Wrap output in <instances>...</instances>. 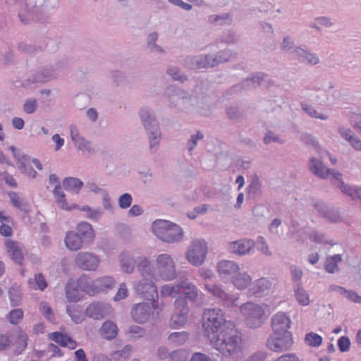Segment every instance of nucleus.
Wrapping results in <instances>:
<instances>
[{
    "instance_id": "nucleus-31",
    "label": "nucleus",
    "mask_w": 361,
    "mask_h": 361,
    "mask_svg": "<svg viewBox=\"0 0 361 361\" xmlns=\"http://www.w3.org/2000/svg\"><path fill=\"white\" fill-rule=\"evenodd\" d=\"M83 240L75 231H70L66 234L64 243L66 247L71 251H77L82 247Z\"/></svg>"
},
{
    "instance_id": "nucleus-63",
    "label": "nucleus",
    "mask_w": 361,
    "mask_h": 361,
    "mask_svg": "<svg viewBox=\"0 0 361 361\" xmlns=\"http://www.w3.org/2000/svg\"><path fill=\"white\" fill-rule=\"evenodd\" d=\"M133 202V198L130 194L124 193L121 195L118 200V204L121 209H127L128 208Z\"/></svg>"
},
{
    "instance_id": "nucleus-53",
    "label": "nucleus",
    "mask_w": 361,
    "mask_h": 361,
    "mask_svg": "<svg viewBox=\"0 0 361 361\" xmlns=\"http://www.w3.org/2000/svg\"><path fill=\"white\" fill-rule=\"evenodd\" d=\"M298 47L295 46L294 40L291 37L286 36L283 37L281 45V48L283 51L288 53L293 57V51Z\"/></svg>"
},
{
    "instance_id": "nucleus-26",
    "label": "nucleus",
    "mask_w": 361,
    "mask_h": 361,
    "mask_svg": "<svg viewBox=\"0 0 361 361\" xmlns=\"http://www.w3.org/2000/svg\"><path fill=\"white\" fill-rule=\"evenodd\" d=\"M293 58L301 63L311 66L317 65L319 62V58L316 54L302 47L293 51Z\"/></svg>"
},
{
    "instance_id": "nucleus-45",
    "label": "nucleus",
    "mask_w": 361,
    "mask_h": 361,
    "mask_svg": "<svg viewBox=\"0 0 361 361\" xmlns=\"http://www.w3.org/2000/svg\"><path fill=\"white\" fill-rule=\"evenodd\" d=\"M83 185V183L77 178H66L63 180V186L66 190L78 194Z\"/></svg>"
},
{
    "instance_id": "nucleus-49",
    "label": "nucleus",
    "mask_w": 361,
    "mask_h": 361,
    "mask_svg": "<svg viewBox=\"0 0 361 361\" xmlns=\"http://www.w3.org/2000/svg\"><path fill=\"white\" fill-rule=\"evenodd\" d=\"M28 337L26 333H25L23 330L19 329L16 332V351L18 353H20L23 350H24L27 344Z\"/></svg>"
},
{
    "instance_id": "nucleus-11",
    "label": "nucleus",
    "mask_w": 361,
    "mask_h": 361,
    "mask_svg": "<svg viewBox=\"0 0 361 361\" xmlns=\"http://www.w3.org/2000/svg\"><path fill=\"white\" fill-rule=\"evenodd\" d=\"M45 0H25L18 8V15L20 20L24 24L39 20L44 12Z\"/></svg>"
},
{
    "instance_id": "nucleus-12",
    "label": "nucleus",
    "mask_w": 361,
    "mask_h": 361,
    "mask_svg": "<svg viewBox=\"0 0 361 361\" xmlns=\"http://www.w3.org/2000/svg\"><path fill=\"white\" fill-rule=\"evenodd\" d=\"M80 283L85 288L87 294L95 295L113 288L116 284V280L110 276H104L95 280H91L87 275L82 274L80 276Z\"/></svg>"
},
{
    "instance_id": "nucleus-14",
    "label": "nucleus",
    "mask_w": 361,
    "mask_h": 361,
    "mask_svg": "<svg viewBox=\"0 0 361 361\" xmlns=\"http://www.w3.org/2000/svg\"><path fill=\"white\" fill-rule=\"evenodd\" d=\"M141 276L142 279L134 284L135 293L147 300L157 301L159 295L156 281L159 280L152 276Z\"/></svg>"
},
{
    "instance_id": "nucleus-34",
    "label": "nucleus",
    "mask_w": 361,
    "mask_h": 361,
    "mask_svg": "<svg viewBox=\"0 0 361 361\" xmlns=\"http://www.w3.org/2000/svg\"><path fill=\"white\" fill-rule=\"evenodd\" d=\"M76 233L81 236L84 242L92 243L94 240L95 233L90 223L86 221L79 223L76 226Z\"/></svg>"
},
{
    "instance_id": "nucleus-61",
    "label": "nucleus",
    "mask_w": 361,
    "mask_h": 361,
    "mask_svg": "<svg viewBox=\"0 0 361 361\" xmlns=\"http://www.w3.org/2000/svg\"><path fill=\"white\" fill-rule=\"evenodd\" d=\"M127 334L133 338H139L145 336V331L139 326L133 325L129 327Z\"/></svg>"
},
{
    "instance_id": "nucleus-25",
    "label": "nucleus",
    "mask_w": 361,
    "mask_h": 361,
    "mask_svg": "<svg viewBox=\"0 0 361 361\" xmlns=\"http://www.w3.org/2000/svg\"><path fill=\"white\" fill-rule=\"evenodd\" d=\"M290 325V318L283 312H278L271 319V327L275 334L290 333L288 331Z\"/></svg>"
},
{
    "instance_id": "nucleus-6",
    "label": "nucleus",
    "mask_w": 361,
    "mask_h": 361,
    "mask_svg": "<svg viewBox=\"0 0 361 361\" xmlns=\"http://www.w3.org/2000/svg\"><path fill=\"white\" fill-rule=\"evenodd\" d=\"M239 312L245 324L252 329L261 326L269 314L266 304L254 302L242 304L239 307Z\"/></svg>"
},
{
    "instance_id": "nucleus-15",
    "label": "nucleus",
    "mask_w": 361,
    "mask_h": 361,
    "mask_svg": "<svg viewBox=\"0 0 361 361\" xmlns=\"http://www.w3.org/2000/svg\"><path fill=\"white\" fill-rule=\"evenodd\" d=\"M166 94L169 106L179 111L187 110L193 101L192 97L180 89H169Z\"/></svg>"
},
{
    "instance_id": "nucleus-59",
    "label": "nucleus",
    "mask_w": 361,
    "mask_h": 361,
    "mask_svg": "<svg viewBox=\"0 0 361 361\" xmlns=\"http://www.w3.org/2000/svg\"><path fill=\"white\" fill-rule=\"evenodd\" d=\"M203 134L200 132L191 135L186 145L188 150L191 152L196 147L198 141L203 139Z\"/></svg>"
},
{
    "instance_id": "nucleus-38",
    "label": "nucleus",
    "mask_w": 361,
    "mask_h": 361,
    "mask_svg": "<svg viewBox=\"0 0 361 361\" xmlns=\"http://www.w3.org/2000/svg\"><path fill=\"white\" fill-rule=\"evenodd\" d=\"M294 296L295 300L301 306H308L311 303L309 293L300 285L294 287Z\"/></svg>"
},
{
    "instance_id": "nucleus-29",
    "label": "nucleus",
    "mask_w": 361,
    "mask_h": 361,
    "mask_svg": "<svg viewBox=\"0 0 361 361\" xmlns=\"http://www.w3.org/2000/svg\"><path fill=\"white\" fill-rule=\"evenodd\" d=\"M70 135L72 141L74 142L75 146L82 152H92L91 143L86 140L79 132L78 129L71 126L70 127Z\"/></svg>"
},
{
    "instance_id": "nucleus-18",
    "label": "nucleus",
    "mask_w": 361,
    "mask_h": 361,
    "mask_svg": "<svg viewBox=\"0 0 361 361\" xmlns=\"http://www.w3.org/2000/svg\"><path fill=\"white\" fill-rule=\"evenodd\" d=\"M274 288L273 279L262 277L253 281L252 286L247 290V295L250 297L262 298L272 293Z\"/></svg>"
},
{
    "instance_id": "nucleus-10",
    "label": "nucleus",
    "mask_w": 361,
    "mask_h": 361,
    "mask_svg": "<svg viewBox=\"0 0 361 361\" xmlns=\"http://www.w3.org/2000/svg\"><path fill=\"white\" fill-rule=\"evenodd\" d=\"M209 252L208 243L204 238H195L185 251V259L194 267H200L206 261Z\"/></svg>"
},
{
    "instance_id": "nucleus-58",
    "label": "nucleus",
    "mask_w": 361,
    "mask_h": 361,
    "mask_svg": "<svg viewBox=\"0 0 361 361\" xmlns=\"http://www.w3.org/2000/svg\"><path fill=\"white\" fill-rule=\"evenodd\" d=\"M102 204L103 209L108 212H113L114 209V205L111 200V198L106 190L102 194Z\"/></svg>"
},
{
    "instance_id": "nucleus-28",
    "label": "nucleus",
    "mask_w": 361,
    "mask_h": 361,
    "mask_svg": "<svg viewBox=\"0 0 361 361\" xmlns=\"http://www.w3.org/2000/svg\"><path fill=\"white\" fill-rule=\"evenodd\" d=\"M309 168L310 171L317 176L326 179L327 178H330L332 179V173L336 171V170H330L327 169L323 164L322 161L319 159L312 157L310 159L309 162Z\"/></svg>"
},
{
    "instance_id": "nucleus-50",
    "label": "nucleus",
    "mask_w": 361,
    "mask_h": 361,
    "mask_svg": "<svg viewBox=\"0 0 361 361\" xmlns=\"http://www.w3.org/2000/svg\"><path fill=\"white\" fill-rule=\"evenodd\" d=\"M208 21L210 23L215 25H224L226 23H230L231 18L229 13H224L221 14H213L208 17Z\"/></svg>"
},
{
    "instance_id": "nucleus-32",
    "label": "nucleus",
    "mask_w": 361,
    "mask_h": 361,
    "mask_svg": "<svg viewBox=\"0 0 361 361\" xmlns=\"http://www.w3.org/2000/svg\"><path fill=\"white\" fill-rule=\"evenodd\" d=\"M188 66L190 68H204L212 67V55H198L187 59Z\"/></svg>"
},
{
    "instance_id": "nucleus-39",
    "label": "nucleus",
    "mask_w": 361,
    "mask_h": 361,
    "mask_svg": "<svg viewBox=\"0 0 361 361\" xmlns=\"http://www.w3.org/2000/svg\"><path fill=\"white\" fill-rule=\"evenodd\" d=\"M76 209L85 213V217L94 221H99L104 215V210L100 208H92L89 205H77Z\"/></svg>"
},
{
    "instance_id": "nucleus-3",
    "label": "nucleus",
    "mask_w": 361,
    "mask_h": 361,
    "mask_svg": "<svg viewBox=\"0 0 361 361\" xmlns=\"http://www.w3.org/2000/svg\"><path fill=\"white\" fill-rule=\"evenodd\" d=\"M154 264L148 257L145 275L152 276L158 280L170 281L178 276L176 263L174 257L169 253H161L155 256Z\"/></svg>"
},
{
    "instance_id": "nucleus-37",
    "label": "nucleus",
    "mask_w": 361,
    "mask_h": 361,
    "mask_svg": "<svg viewBox=\"0 0 361 361\" xmlns=\"http://www.w3.org/2000/svg\"><path fill=\"white\" fill-rule=\"evenodd\" d=\"M161 298H174L180 296V281L174 283H166L160 287Z\"/></svg>"
},
{
    "instance_id": "nucleus-23",
    "label": "nucleus",
    "mask_w": 361,
    "mask_h": 361,
    "mask_svg": "<svg viewBox=\"0 0 361 361\" xmlns=\"http://www.w3.org/2000/svg\"><path fill=\"white\" fill-rule=\"evenodd\" d=\"M85 312L87 317L99 320L110 315L113 312V309L108 303L95 302L87 306Z\"/></svg>"
},
{
    "instance_id": "nucleus-64",
    "label": "nucleus",
    "mask_w": 361,
    "mask_h": 361,
    "mask_svg": "<svg viewBox=\"0 0 361 361\" xmlns=\"http://www.w3.org/2000/svg\"><path fill=\"white\" fill-rule=\"evenodd\" d=\"M128 295V290L127 286L125 283H121L119 284L118 290L114 297V300L115 301H120L121 300L125 299Z\"/></svg>"
},
{
    "instance_id": "nucleus-1",
    "label": "nucleus",
    "mask_w": 361,
    "mask_h": 361,
    "mask_svg": "<svg viewBox=\"0 0 361 361\" xmlns=\"http://www.w3.org/2000/svg\"><path fill=\"white\" fill-rule=\"evenodd\" d=\"M211 345L223 356L238 360L243 356L241 337L237 331L231 326L220 330L209 338Z\"/></svg>"
},
{
    "instance_id": "nucleus-13",
    "label": "nucleus",
    "mask_w": 361,
    "mask_h": 361,
    "mask_svg": "<svg viewBox=\"0 0 361 361\" xmlns=\"http://www.w3.org/2000/svg\"><path fill=\"white\" fill-rule=\"evenodd\" d=\"M158 302L152 301L151 302H140L133 305L131 315L137 323H145L158 317L159 312Z\"/></svg>"
},
{
    "instance_id": "nucleus-42",
    "label": "nucleus",
    "mask_w": 361,
    "mask_h": 361,
    "mask_svg": "<svg viewBox=\"0 0 361 361\" xmlns=\"http://www.w3.org/2000/svg\"><path fill=\"white\" fill-rule=\"evenodd\" d=\"M66 312L71 319L76 324H80L85 319L82 309L79 305H67Z\"/></svg>"
},
{
    "instance_id": "nucleus-48",
    "label": "nucleus",
    "mask_w": 361,
    "mask_h": 361,
    "mask_svg": "<svg viewBox=\"0 0 361 361\" xmlns=\"http://www.w3.org/2000/svg\"><path fill=\"white\" fill-rule=\"evenodd\" d=\"M0 233L4 236H9L12 233V228L10 226L11 220L10 216L4 215L0 212Z\"/></svg>"
},
{
    "instance_id": "nucleus-51",
    "label": "nucleus",
    "mask_w": 361,
    "mask_h": 361,
    "mask_svg": "<svg viewBox=\"0 0 361 361\" xmlns=\"http://www.w3.org/2000/svg\"><path fill=\"white\" fill-rule=\"evenodd\" d=\"M30 286L35 290H43L47 286V282L41 274H36L34 279L29 280Z\"/></svg>"
},
{
    "instance_id": "nucleus-43",
    "label": "nucleus",
    "mask_w": 361,
    "mask_h": 361,
    "mask_svg": "<svg viewBox=\"0 0 361 361\" xmlns=\"http://www.w3.org/2000/svg\"><path fill=\"white\" fill-rule=\"evenodd\" d=\"M302 109L307 115L314 118L320 119L322 121H326L329 118V115L327 113L322 111L310 104H302Z\"/></svg>"
},
{
    "instance_id": "nucleus-44",
    "label": "nucleus",
    "mask_w": 361,
    "mask_h": 361,
    "mask_svg": "<svg viewBox=\"0 0 361 361\" xmlns=\"http://www.w3.org/2000/svg\"><path fill=\"white\" fill-rule=\"evenodd\" d=\"M342 261L341 255L337 254L327 257L324 262L325 270L330 274H334L339 270L338 263Z\"/></svg>"
},
{
    "instance_id": "nucleus-22",
    "label": "nucleus",
    "mask_w": 361,
    "mask_h": 361,
    "mask_svg": "<svg viewBox=\"0 0 361 361\" xmlns=\"http://www.w3.org/2000/svg\"><path fill=\"white\" fill-rule=\"evenodd\" d=\"M240 269V266L237 262L229 259H221L216 266V272L223 281L231 280Z\"/></svg>"
},
{
    "instance_id": "nucleus-20",
    "label": "nucleus",
    "mask_w": 361,
    "mask_h": 361,
    "mask_svg": "<svg viewBox=\"0 0 361 361\" xmlns=\"http://www.w3.org/2000/svg\"><path fill=\"white\" fill-rule=\"evenodd\" d=\"M75 264L80 269L94 271H96L101 264V259L99 255L91 252H80L77 254L75 258Z\"/></svg>"
},
{
    "instance_id": "nucleus-46",
    "label": "nucleus",
    "mask_w": 361,
    "mask_h": 361,
    "mask_svg": "<svg viewBox=\"0 0 361 361\" xmlns=\"http://www.w3.org/2000/svg\"><path fill=\"white\" fill-rule=\"evenodd\" d=\"M138 116L143 126L157 121L152 110L147 106L142 107L138 111Z\"/></svg>"
},
{
    "instance_id": "nucleus-9",
    "label": "nucleus",
    "mask_w": 361,
    "mask_h": 361,
    "mask_svg": "<svg viewBox=\"0 0 361 361\" xmlns=\"http://www.w3.org/2000/svg\"><path fill=\"white\" fill-rule=\"evenodd\" d=\"M8 149L11 151L12 156L16 162L18 170L27 178L34 179L37 176V171L32 167V164L39 171H42L43 169V166L39 159L32 158L31 157L22 153L13 145L9 146Z\"/></svg>"
},
{
    "instance_id": "nucleus-16",
    "label": "nucleus",
    "mask_w": 361,
    "mask_h": 361,
    "mask_svg": "<svg viewBox=\"0 0 361 361\" xmlns=\"http://www.w3.org/2000/svg\"><path fill=\"white\" fill-rule=\"evenodd\" d=\"M204 289L228 307L237 306L239 303L240 297L238 293H227L220 285L205 283Z\"/></svg>"
},
{
    "instance_id": "nucleus-35",
    "label": "nucleus",
    "mask_w": 361,
    "mask_h": 361,
    "mask_svg": "<svg viewBox=\"0 0 361 361\" xmlns=\"http://www.w3.org/2000/svg\"><path fill=\"white\" fill-rule=\"evenodd\" d=\"M118 329L116 324L111 320L104 322L99 329L100 336L106 340H112L118 335Z\"/></svg>"
},
{
    "instance_id": "nucleus-33",
    "label": "nucleus",
    "mask_w": 361,
    "mask_h": 361,
    "mask_svg": "<svg viewBox=\"0 0 361 361\" xmlns=\"http://www.w3.org/2000/svg\"><path fill=\"white\" fill-rule=\"evenodd\" d=\"M54 201L57 206L66 211H71L77 207V204H70L66 199V195L61 187H56L53 190Z\"/></svg>"
},
{
    "instance_id": "nucleus-21",
    "label": "nucleus",
    "mask_w": 361,
    "mask_h": 361,
    "mask_svg": "<svg viewBox=\"0 0 361 361\" xmlns=\"http://www.w3.org/2000/svg\"><path fill=\"white\" fill-rule=\"evenodd\" d=\"M331 173V183L338 188L343 194L351 197L353 200H359L361 202V188L345 183L343 181V175L339 171Z\"/></svg>"
},
{
    "instance_id": "nucleus-41",
    "label": "nucleus",
    "mask_w": 361,
    "mask_h": 361,
    "mask_svg": "<svg viewBox=\"0 0 361 361\" xmlns=\"http://www.w3.org/2000/svg\"><path fill=\"white\" fill-rule=\"evenodd\" d=\"M11 203L20 211L27 212L29 210V206L25 198L20 194L11 192L8 193Z\"/></svg>"
},
{
    "instance_id": "nucleus-24",
    "label": "nucleus",
    "mask_w": 361,
    "mask_h": 361,
    "mask_svg": "<svg viewBox=\"0 0 361 361\" xmlns=\"http://www.w3.org/2000/svg\"><path fill=\"white\" fill-rule=\"evenodd\" d=\"M86 290L80 283V276L77 281H70L66 286V295L67 300L71 302H77L82 298Z\"/></svg>"
},
{
    "instance_id": "nucleus-55",
    "label": "nucleus",
    "mask_w": 361,
    "mask_h": 361,
    "mask_svg": "<svg viewBox=\"0 0 361 361\" xmlns=\"http://www.w3.org/2000/svg\"><path fill=\"white\" fill-rule=\"evenodd\" d=\"M132 348L130 345L125 346L123 349L116 350L111 354L116 360H124L130 357Z\"/></svg>"
},
{
    "instance_id": "nucleus-17",
    "label": "nucleus",
    "mask_w": 361,
    "mask_h": 361,
    "mask_svg": "<svg viewBox=\"0 0 361 361\" xmlns=\"http://www.w3.org/2000/svg\"><path fill=\"white\" fill-rule=\"evenodd\" d=\"M293 344L291 333L273 334L267 341V348L274 352H282L289 350Z\"/></svg>"
},
{
    "instance_id": "nucleus-8",
    "label": "nucleus",
    "mask_w": 361,
    "mask_h": 361,
    "mask_svg": "<svg viewBox=\"0 0 361 361\" xmlns=\"http://www.w3.org/2000/svg\"><path fill=\"white\" fill-rule=\"evenodd\" d=\"M202 326L205 336L209 338L214 334L232 324L226 320L224 313L219 308H209L204 310L202 317Z\"/></svg>"
},
{
    "instance_id": "nucleus-4",
    "label": "nucleus",
    "mask_w": 361,
    "mask_h": 361,
    "mask_svg": "<svg viewBox=\"0 0 361 361\" xmlns=\"http://www.w3.org/2000/svg\"><path fill=\"white\" fill-rule=\"evenodd\" d=\"M68 70L66 62L57 61L39 68L33 75L23 82L27 89L34 88L37 83H45L64 75Z\"/></svg>"
},
{
    "instance_id": "nucleus-36",
    "label": "nucleus",
    "mask_w": 361,
    "mask_h": 361,
    "mask_svg": "<svg viewBox=\"0 0 361 361\" xmlns=\"http://www.w3.org/2000/svg\"><path fill=\"white\" fill-rule=\"evenodd\" d=\"M49 337L51 340L63 347H67L71 350L77 347L76 342L66 334H63L60 332H54L49 334Z\"/></svg>"
},
{
    "instance_id": "nucleus-2",
    "label": "nucleus",
    "mask_w": 361,
    "mask_h": 361,
    "mask_svg": "<svg viewBox=\"0 0 361 361\" xmlns=\"http://www.w3.org/2000/svg\"><path fill=\"white\" fill-rule=\"evenodd\" d=\"M198 298V289L195 284L188 281H180V296L173 302V312L170 324L173 328L184 326L188 318L190 307L187 299L195 302Z\"/></svg>"
},
{
    "instance_id": "nucleus-30",
    "label": "nucleus",
    "mask_w": 361,
    "mask_h": 361,
    "mask_svg": "<svg viewBox=\"0 0 361 361\" xmlns=\"http://www.w3.org/2000/svg\"><path fill=\"white\" fill-rule=\"evenodd\" d=\"M6 248L9 257L16 263L21 264L24 259L23 247L16 242L7 240Z\"/></svg>"
},
{
    "instance_id": "nucleus-5",
    "label": "nucleus",
    "mask_w": 361,
    "mask_h": 361,
    "mask_svg": "<svg viewBox=\"0 0 361 361\" xmlns=\"http://www.w3.org/2000/svg\"><path fill=\"white\" fill-rule=\"evenodd\" d=\"M118 264L121 271L127 274L134 273L135 268L140 275H145L146 265L148 264V257L133 249L124 250L118 255Z\"/></svg>"
},
{
    "instance_id": "nucleus-19",
    "label": "nucleus",
    "mask_w": 361,
    "mask_h": 361,
    "mask_svg": "<svg viewBox=\"0 0 361 361\" xmlns=\"http://www.w3.org/2000/svg\"><path fill=\"white\" fill-rule=\"evenodd\" d=\"M255 247V240L248 238L231 241L227 244V250L230 253L240 257L252 254Z\"/></svg>"
},
{
    "instance_id": "nucleus-40",
    "label": "nucleus",
    "mask_w": 361,
    "mask_h": 361,
    "mask_svg": "<svg viewBox=\"0 0 361 361\" xmlns=\"http://www.w3.org/2000/svg\"><path fill=\"white\" fill-rule=\"evenodd\" d=\"M235 57V54L231 49H224L218 52L216 55H212V66H216L219 64L231 61Z\"/></svg>"
},
{
    "instance_id": "nucleus-57",
    "label": "nucleus",
    "mask_w": 361,
    "mask_h": 361,
    "mask_svg": "<svg viewBox=\"0 0 361 361\" xmlns=\"http://www.w3.org/2000/svg\"><path fill=\"white\" fill-rule=\"evenodd\" d=\"M169 338L172 342L178 345H182L188 339V334L185 331L171 333Z\"/></svg>"
},
{
    "instance_id": "nucleus-62",
    "label": "nucleus",
    "mask_w": 361,
    "mask_h": 361,
    "mask_svg": "<svg viewBox=\"0 0 361 361\" xmlns=\"http://www.w3.org/2000/svg\"><path fill=\"white\" fill-rule=\"evenodd\" d=\"M316 25H322L326 27H330L334 25V21L331 18L326 17V16H320L314 20V22L312 23L310 26L312 27H316Z\"/></svg>"
},
{
    "instance_id": "nucleus-27",
    "label": "nucleus",
    "mask_w": 361,
    "mask_h": 361,
    "mask_svg": "<svg viewBox=\"0 0 361 361\" xmlns=\"http://www.w3.org/2000/svg\"><path fill=\"white\" fill-rule=\"evenodd\" d=\"M231 284L238 290H247L252 286L253 280L251 275L241 269L231 280Z\"/></svg>"
},
{
    "instance_id": "nucleus-47",
    "label": "nucleus",
    "mask_w": 361,
    "mask_h": 361,
    "mask_svg": "<svg viewBox=\"0 0 361 361\" xmlns=\"http://www.w3.org/2000/svg\"><path fill=\"white\" fill-rule=\"evenodd\" d=\"M255 246L257 250L263 255L266 257H271L273 252L271 250L267 241L262 236H258L256 239Z\"/></svg>"
},
{
    "instance_id": "nucleus-56",
    "label": "nucleus",
    "mask_w": 361,
    "mask_h": 361,
    "mask_svg": "<svg viewBox=\"0 0 361 361\" xmlns=\"http://www.w3.org/2000/svg\"><path fill=\"white\" fill-rule=\"evenodd\" d=\"M167 74L173 78L174 80L183 82L186 80V77L183 74L178 68L176 66H170L167 68Z\"/></svg>"
},
{
    "instance_id": "nucleus-60",
    "label": "nucleus",
    "mask_w": 361,
    "mask_h": 361,
    "mask_svg": "<svg viewBox=\"0 0 361 361\" xmlns=\"http://www.w3.org/2000/svg\"><path fill=\"white\" fill-rule=\"evenodd\" d=\"M23 312L21 309H14L10 312L8 319L12 324H18L23 319Z\"/></svg>"
},
{
    "instance_id": "nucleus-54",
    "label": "nucleus",
    "mask_w": 361,
    "mask_h": 361,
    "mask_svg": "<svg viewBox=\"0 0 361 361\" xmlns=\"http://www.w3.org/2000/svg\"><path fill=\"white\" fill-rule=\"evenodd\" d=\"M322 342V338L319 334L310 332L306 334L305 343L312 347H319Z\"/></svg>"
},
{
    "instance_id": "nucleus-7",
    "label": "nucleus",
    "mask_w": 361,
    "mask_h": 361,
    "mask_svg": "<svg viewBox=\"0 0 361 361\" xmlns=\"http://www.w3.org/2000/svg\"><path fill=\"white\" fill-rule=\"evenodd\" d=\"M151 229L156 237L167 243H178L183 238L182 228L169 221L157 219L152 223Z\"/></svg>"
},
{
    "instance_id": "nucleus-52",
    "label": "nucleus",
    "mask_w": 361,
    "mask_h": 361,
    "mask_svg": "<svg viewBox=\"0 0 361 361\" xmlns=\"http://www.w3.org/2000/svg\"><path fill=\"white\" fill-rule=\"evenodd\" d=\"M9 298L13 305L17 306L21 300V289L20 286L15 284L9 290Z\"/></svg>"
}]
</instances>
